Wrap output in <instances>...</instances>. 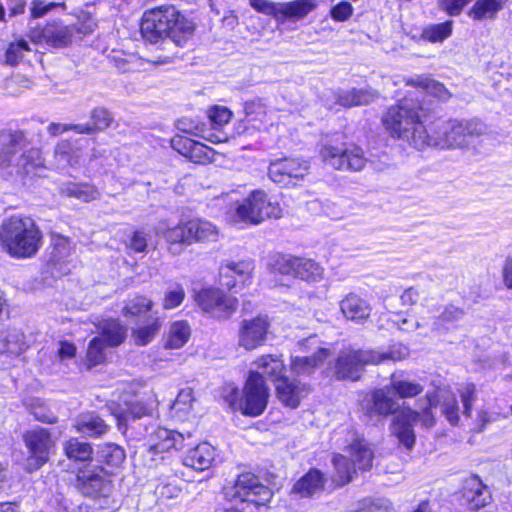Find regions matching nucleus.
Returning <instances> with one entry per match:
<instances>
[{
  "mask_svg": "<svg viewBox=\"0 0 512 512\" xmlns=\"http://www.w3.org/2000/svg\"><path fill=\"white\" fill-rule=\"evenodd\" d=\"M54 157L59 167H75L80 164L82 157L81 149L68 140H61L54 149Z\"/></svg>",
  "mask_w": 512,
  "mask_h": 512,
  "instance_id": "35",
  "label": "nucleus"
},
{
  "mask_svg": "<svg viewBox=\"0 0 512 512\" xmlns=\"http://www.w3.org/2000/svg\"><path fill=\"white\" fill-rule=\"evenodd\" d=\"M320 156L323 162L337 170L360 171L366 165L363 150L355 146L347 148L344 145L325 144Z\"/></svg>",
  "mask_w": 512,
  "mask_h": 512,
  "instance_id": "10",
  "label": "nucleus"
},
{
  "mask_svg": "<svg viewBox=\"0 0 512 512\" xmlns=\"http://www.w3.org/2000/svg\"><path fill=\"white\" fill-rule=\"evenodd\" d=\"M250 5L256 11L274 17L278 21L280 3L269 0H250Z\"/></svg>",
  "mask_w": 512,
  "mask_h": 512,
  "instance_id": "57",
  "label": "nucleus"
},
{
  "mask_svg": "<svg viewBox=\"0 0 512 512\" xmlns=\"http://www.w3.org/2000/svg\"><path fill=\"white\" fill-rule=\"evenodd\" d=\"M73 429L80 434L91 438H98L105 435L110 427L95 412L82 413L77 416L72 425Z\"/></svg>",
  "mask_w": 512,
  "mask_h": 512,
  "instance_id": "22",
  "label": "nucleus"
},
{
  "mask_svg": "<svg viewBox=\"0 0 512 512\" xmlns=\"http://www.w3.org/2000/svg\"><path fill=\"white\" fill-rule=\"evenodd\" d=\"M23 138L21 132H0V166L10 162L11 158L20 149Z\"/></svg>",
  "mask_w": 512,
  "mask_h": 512,
  "instance_id": "36",
  "label": "nucleus"
},
{
  "mask_svg": "<svg viewBox=\"0 0 512 512\" xmlns=\"http://www.w3.org/2000/svg\"><path fill=\"white\" fill-rule=\"evenodd\" d=\"M309 168V163L301 158H282L270 163L268 175L274 183L293 187L304 179Z\"/></svg>",
  "mask_w": 512,
  "mask_h": 512,
  "instance_id": "11",
  "label": "nucleus"
},
{
  "mask_svg": "<svg viewBox=\"0 0 512 512\" xmlns=\"http://www.w3.org/2000/svg\"><path fill=\"white\" fill-rule=\"evenodd\" d=\"M276 270L284 275H292L308 282L322 279L323 268L312 259L282 256L276 262Z\"/></svg>",
  "mask_w": 512,
  "mask_h": 512,
  "instance_id": "14",
  "label": "nucleus"
},
{
  "mask_svg": "<svg viewBox=\"0 0 512 512\" xmlns=\"http://www.w3.org/2000/svg\"><path fill=\"white\" fill-rule=\"evenodd\" d=\"M190 334V327L186 321H176L170 326L166 346L171 349H179L187 343Z\"/></svg>",
  "mask_w": 512,
  "mask_h": 512,
  "instance_id": "43",
  "label": "nucleus"
},
{
  "mask_svg": "<svg viewBox=\"0 0 512 512\" xmlns=\"http://www.w3.org/2000/svg\"><path fill=\"white\" fill-rule=\"evenodd\" d=\"M269 388L264 379L255 374H248L240 401H231V410H240L248 416H259L267 407Z\"/></svg>",
  "mask_w": 512,
  "mask_h": 512,
  "instance_id": "8",
  "label": "nucleus"
},
{
  "mask_svg": "<svg viewBox=\"0 0 512 512\" xmlns=\"http://www.w3.org/2000/svg\"><path fill=\"white\" fill-rule=\"evenodd\" d=\"M97 457L99 461L111 468H119L125 458L124 449L115 443H103L98 446Z\"/></svg>",
  "mask_w": 512,
  "mask_h": 512,
  "instance_id": "39",
  "label": "nucleus"
},
{
  "mask_svg": "<svg viewBox=\"0 0 512 512\" xmlns=\"http://www.w3.org/2000/svg\"><path fill=\"white\" fill-rule=\"evenodd\" d=\"M442 412L451 424H456L459 420L457 400L454 396H449L442 404Z\"/></svg>",
  "mask_w": 512,
  "mask_h": 512,
  "instance_id": "63",
  "label": "nucleus"
},
{
  "mask_svg": "<svg viewBox=\"0 0 512 512\" xmlns=\"http://www.w3.org/2000/svg\"><path fill=\"white\" fill-rule=\"evenodd\" d=\"M42 164L40 152L37 149L27 151L18 161L19 167H21L26 174H29L37 167H41Z\"/></svg>",
  "mask_w": 512,
  "mask_h": 512,
  "instance_id": "54",
  "label": "nucleus"
},
{
  "mask_svg": "<svg viewBox=\"0 0 512 512\" xmlns=\"http://www.w3.org/2000/svg\"><path fill=\"white\" fill-rule=\"evenodd\" d=\"M252 366L253 369L249 371V374L256 373L261 379L266 378L276 383L285 377V365L281 356L261 355L252 363Z\"/></svg>",
  "mask_w": 512,
  "mask_h": 512,
  "instance_id": "20",
  "label": "nucleus"
},
{
  "mask_svg": "<svg viewBox=\"0 0 512 512\" xmlns=\"http://www.w3.org/2000/svg\"><path fill=\"white\" fill-rule=\"evenodd\" d=\"M42 242V233L33 219L11 217L0 229V243L11 257L25 259L34 256Z\"/></svg>",
  "mask_w": 512,
  "mask_h": 512,
  "instance_id": "3",
  "label": "nucleus"
},
{
  "mask_svg": "<svg viewBox=\"0 0 512 512\" xmlns=\"http://www.w3.org/2000/svg\"><path fill=\"white\" fill-rule=\"evenodd\" d=\"M185 292L181 285L175 284L168 289L163 299L164 309H174L184 300Z\"/></svg>",
  "mask_w": 512,
  "mask_h": 512,
  "instance_id": "55",
  "label": "nucleus"
},
{
  "mask_svg": "<svg viewBox=\"0 0 512 512\" xmlns=\"http://www.w3.org/2000/svg\"><path fill=\"white\" fill-rule=\"evenodd\" d=\"M275 384L278 399L290 408L298 407L301 399L309 392L305 384L294 380L291 381L287 377L282 378Z\"/></svg>",
  "mask_w": 512,
  "mask_h": 512,
  "instance_id": "21",
  "label": "nucleus"
},
{
  "mask_svg": "<svg viewBox=\"0 0 512 512\" xmlns=\"http://www.w3.org/2000/svg\"><path fill=\"white\" fill-rule=\"evenodd\" d=\"M354 106L368 105L378 98V93L371 88H354Z\"/></svg>",
  "mask_w": 512,
  "mask_h": 512,
  "instance_id": "62",
  "label": "nucleus"
},
{
  "mask_svg": "<svg viewBox=\"0 0 512 512\" xmlns=\"http://www.w3.org/2000/svg\"><path fill=\"white\" fill-rule=\"evenodd\" d=\"M188 225L192 243L214 241L217 238V228L211 222L193 219L188 221Z\"/></svg>",
  "mask_w": 512,
  "mask_h": 512,
  "instance_id": "41",
  "label": "nucleus"
},
{
  "mask_svg": "<svg viewBox=\"0 0 512 512\" xmlns=\"http://www.w3.org/2000/svg\"><path fill=\"white\" fill-rule=\"evenodd\" d=\"M215 152L203 143L193 140L188 159L194 163L205 164L214 159Z\"/></svg>",
  "mask_w": 512,
  "mask_h": 512,
  "instance_id": "51",
  "label": "nucleus"
},
{
  "mask_svg": "<svg viewBox=\"0 0 512 512\" xmlns=\"http://www.w3.org/2000/svg\"><path fill=\"white\" fill-rule=\"evenodd\" d=\"M460 396L464 407V414L470 416L471 407L476 400V388L472 383H468L460 390Z\"/></svg>",
  "mask_w": 512,
  "mask_h": 512,
  "instance_id": "59",
  "label": "nucleus"
},
{
  "mask_svg": "<svg viewBox=\"0 0 512 512\" xmlns=\"http://www.w3.org/2000/svg\"><path fill=\"white\" fill-rule=\"evenodd\" d=\"M462 497L471 511H478L493 501L490 488L476 474L468 476L463 481Z\"/></svg>",
  "mask_w": 512,
  "mask_h": 512,
  "instance_id": "17",
  "label": "nucleus"
},
{
  "mask_svg": "<svg viewBox=\"0 0 512 512\" xmlns=\"http://www.w3.org/2000/svg\"><path fill=\"white\" fill-rule=\"evenodd\" d=\"M369 351L377 356L375 362H371V364H379L387 360L400 361L405 359L409 354L408 348L401 344L393 345L385 352Z\"/></svg>",
  "mask_w": 512,
  "mask_h": 512,
  "instance_id": "52",
  "label": "nucleus"
},
{
  "mask_svg": "<svg viewBox=\"0 0 512 512\" xmlns=\"http://www.w3.org/2000/svg\"><path fill=\"white\" fill-rule=\"evenodd\" d=\"M58 6L65 8V3H46L42 0H33L30 7V16L33 19L41 18Z\"/></svg>",
  "mask_w": 512,
  "mask_h": 512,
  "instance_id": "58",
  "label": "nucleus"
},
{
  "mask_svg": "<svg viewBox=\"0 0 512 512\" xmlns=\"http://www.w3.org/2000/svg\"><path fill=\"white\" fill-rule=\"evenodd\" d=\"M23 438L35 468L41 467L48 461L50 451L54 447L50 433L46 429L37 428L26 432Z\"/></svg>",
  "mask_w": 512,
  "mask_h": 512,
  "instance_id": "18",
  "label": "nucleus"
},
{
  "mask_svg": "<svg viewBox=\"0 0 512 512\" xmlns=\"http://www.w3.org/2000/svg\"><path fill=\"white\" fill-rule=\"evenodd\" d=\"M25 405L37 421L44 423H55L57 421L56 415L40 399H31L25 402Z\"/></svg>",
  "mask_w": 512,
  "mask_h": 512,
  "instance_id": "47",
  "label": "nucleus"
},
{
  "mask_svg": "<svg viewBox=\"0 0 512 512\" xmlns=\"http://www.w3.org/2000/svg\"><path fill=\"white\" fill-rule=\"evenodd\" d=\"M254 269V264L252 261L243 260L239 262H229L225 266L221 267L220 277L222 281V285L231 289L235 286V281L230 280L234 275H238L241 277L248 276Z\"/></svg>",
  "mask_w": 512,
  "mask_h": 512,
  "instance_id": "38",
  "label": "nucleus"
},
{
  "mask_svg": "<svg viewBox=\"0 0 512 512\" xmlns=\"http://www.w3.org/2000/svg\"><path fill=\"white\" fill-rule=\"evenodd\" d=\"M99 337H102L107 346L114 347L120 345L127 333V328L119 320L107 319L98 324Z\"/></svg>",
  "mask_w": 512,
  "mask_h": 512,
  "instance_id": "34",
  "label": "nucleus"
},
{
  "mask_svg": "<svg viewBox=\"0 0 512 512\" xmlns=\"http://www.w3.org/2000/svg\"><path fill=\"white\" fill-rule=\"evenodd\" d=\"M160 329V322L155 319L148 325L139 327L132 332V337L137 345L145 346L149 344L157 335Z\"/></svg>",
  "mask_w": 512,
  "mask_h": 512,
  "instance_id": "48",
  "label": "nucleus"
},
{
  "mask_svg": "<svg viewBox=\"0 0 512 512\" xmlns=\"http://www.w3.org/2000/svg\"><path fill=\"white\" fill-rule=\"evenodd\" d=\"M452 33V22L446 21L426 27L422 32V38L432 42H442Z\"/></svg>",
  "mask_w": 512,
  "mask_h": 512,
  "instance_id": "46",
  "label": "nucleus"
},
{
  "mask_svg": "<svg viewBox=\"0 0 512 512\" xmlns=\"http://www.w3.org/2000/svg\"><path fill=\"white\" fill-rule=\"evenodd\" d=\"M108 59L122 73L138 71L142 64L143 59L135 54H127L122 51H112L108 55Z\"/></svg>",
  "mask_w": 512,
  "mask_h": 512,
  "instance_id": "42",
  "label": "nucleus"
},
{
  "mask_svg": "<svg viewBox=\"0 0 512 512\" xmlns=\"http://www.w3.org/2000/svg\"><path fill=\"white\" fill-rule=\"evenodd\" d=\"M270 321L266 315L244 319L238 331V346L252 351L262 346L268 336Z\"/></svg>",
  "mask_w": 512,
  "mask_h": 512,
  "instance_id": "13",
  "label": "nucleus"
},
{
  "mask_svg": "<svg viewBox=\"0 0 512 512\" xmlns=\"http://www.w3.org/2000/svg\"><path fill=\"white\" fill-rule=\"evenodd\" d=\"M340 310L347 320L361 322L369 318L372 308L361 296L349 293L340 301Z\"/></svg>",
  "mask_w": 512,
  "mask_h": 512,
  "instance_id": "24",
  "label": "nucleus"
},
{
  "mask_svg": "<svg viewBox=\"0 0 512 512\" xmlns=\"http://www.w3.org/2000/svg\"><path fill=\"white\" fill-rule=\"evenodd\" d=\"M331 353L332 351L329 348L318 347L317 351L312 356H295L291 360V370L297 375H309L313 373L315 368L321 365Z\"/></svg>",
  "mask_w": 512,
  "mask_h": 512,
  "instance_id": "28",
  "label": "nucleus"
},
{
  "mask_svg": "<svg viewBox=\"0 0 512 512\" xmlns=\"http://www.w3.org/2000/svg\"><path fill=\"white\" fill-rule=\"evenodd\" d=\"M30 51L28 42L24 39H18L15 42H11L5 53V63L8 65H16L18 64L25 52Z\"/></svg>",
  "mask_w": 512,
  "mask_h": 512,
  "instance_id": "50",
  "label": "nucleus"
},
{
  "mask_svg": "<svg viewBox=\"0 0 512 512\" xmlns=\"http://www.w3.org/2000/svg\"><path fill=\"white\" fill-rule=\"evenodd\" d=\"M428 298V293L421 287H410L406 289L400 296L402 305H416L419 302L423 303Z\"/></svg>",
  "mask_w": 512,
  "mask_h": 512,
  "instance_id": "56",
  "label": "nucleus"
},
{
  "mask_svg": "<svg viewBox=\"0 0 512 512\" xmlns=\"http://www.w3.org/2000/svg\"><path fill=\"white\" fill-rule=\"evenodd\" d=\"M74 28V39L78 35L79 39L82 36L90 34L94 31L96 27L95 19L90 15H84L82 20H79L76 24L71 25Z\"/></svg>",
  "mask_w": 512,
  "mask_h": 512,
  "instance_id": "60",
  "label": "nucleus"
},
{
  "mask_svg": "<svg viewBox=\"0 0 512 512\" xmlns=\"http://www.w3.org/2000/svg\"><path fill=\"white\" fill-rule=\"evenodd\" d=\"M326 478L324 474L316 469H310L293 486L292 492L300 497H310L324 489Z\"/></svg>",
  "mask_w": 512,
  "mask_h": 512,
  "instance_id": "26",
  "label": "nucleus"
},
{
  "mask_svg": "<svg viewBox=\"0 0 512 512\" xmlns=\"http://www.w3.org/2000/svg\"><path fill=\"white\" fill-rule=\"evenodd\" d=\"M195 300L203 311L218 319H228L238 307L237 298L217 288L202 289Z\"/></svg>",
  "mask_w": 512,
  "mask_h": 512,
  "instance_id": "12",
  "label": "nucleus"
},
{
  "mask_svg": "<svg viewBox=\"0 0 512 512\" xmlns=\"http://www.w3.org/2000/svg\"><path fill=\"white\" fill-rule=\"evenodd\" d=\"M332 463L335 468L333 481L339 486H344L351 482L357 473V468L355 467L354 463H351L350 460L344 455H334Z\"/></svg>",
  "mask_w": 512,
  "mask_h": 512,
  "instance_id": "40",
  "label": "nucleus"
},
{
  "mask_svg": "<svg viewBox=\"0 0 512 512\" xmlns=\"http://www.w3.org/2000/svg\"><path fill=\"white\" fill-rule=\"evenodd\" d=\"M194 400L192 388L188 387L180 390L171 406L174 416L180 420H184L191 412Z\"/></svg>",
  "mask_w": 512,
  "mask_h": 512,
  "instance_id": "44",
  "label": "nucleus"
},
{
  "mask_svg": "<svg viewBox=\"0 0 512 512\" xmlns=\"http://www.w3.org/2000/svg\"><path fill=\"white\" fill-rule=\"evenodd\" d=\"M153 303L150 299L144 296H137L131 299L123 309L124 315H140L149 311Z\"/></svg>",
  "mask_w": 512,
  "mask_h": 512,
  "instance_id": "53",
  "label": "nucleus"
},
{
  "mask_svg": "<svg viewBox=\"0 0 512 512\" xmlns=\"http://www.w3.org/2000/svg\"><path fill=\"white\" fill-rule=\"evenodd\" d=\"M392 395L400 399L415 398L420 395L424 387L419 382L403 377L398 373H393L388 384Z\"/></svg>",
  "mask_w": 512,
  "mask_h": 512,
  "instance_id": "30",
  "label": "nucleus"
},
{
  "mask_svg": "<svg viewBox=\"0 0 512 512\" xmlns=\"http://www.w3.org/2000/svg\"><path fill=\"white\" fill-rule=\"evenodd\" d=\"M282 210L263 190H254L235 208L236 221L257 225L269 218H280Z\"/></svg>",
  "mask_w": 512,
  "mask_h": 512,
  "instance_id": "6",
  "label": "nucleus"
},
{
  "mask_svg": "<svg viewBox=\"0 0 512 512\" xmlns=\"http://www.w3.org/2000/svg\"><path fill=\"white\" fill-rule=\"evenodd\" d=\"M437 403L435 394L428 393L418 400L420 411L405 406L394 416L391 424V431L399 442L408 450L412 449L416 442L414 425L418 421L425 428H431L435 424V418L431 411Z\"/></svg>",
  "mask_w": 512,
  "mask_h": 512,
  "instance_id": "5",
  "label": "nucleus"
},
{
  "mask_svg": "<svg viewBox=\"0 0 512 512\" xmlns=\"http://www.w3.org/2000/svg\"><path fill=\"white\" fill-rule=\"evenodd\" d=\"M376 355L369 350L343 349L333 363H330L332 375L337 380L357 381L366 365L375 362Z\"/></svg>",
  "mask_w": 512,
  "mask_h": 512,
  "instance_id": "9",
  "label": "nucleus"
},
{
  "mask_svg": "<svg viewBox=\"0 0 512 512\" xmlns=\"http://www.w3.org/2000/svg\"><path fill=\"white\" fill-rule=\"evenodd\" d=\"M487 125L478 119L449 120L429 135V146L447 150H475L479 139L487 135Z\"/></svg>",
  "mask_w": 512,
  "mask_h": 512,
  "instance_id": "4",
  "label": "nucleus"
},
{
  "mask_svg": "<svg viewBox=\"0 0 512 512\" xmlns=\"http://www.w3.org/2000/svg\"><path fill=\"white\" fill-rule=\"evenodd\" d=\"M155 233L165 239L167 250L173 256L182 254L184 248L192 244L188 221L170 227L166 221H160Z\"/></svg>",
  "mask_w": 512,
  "mask_h": 512,
  "instance_id": "16",
  "label": "nucleus"
},
{
  "mask_svg": "<svg viewBox=\"0 0 512 512\" xmlns=\"http://www.w3.org/2000/svg\"><path fill=\"white\" fill-rule=\"evenodd\" d=\"M225 496L229 499H239L255 506H265L270 502L273 493L261 483L260 479L250 472L238 475L232 487L225 488Z\"/></svg>",
  "mask_w": 512,
  "mask_h": 512,
  "instance_id": "7",
  "label": "nucleus"
},
{
  "mask_svg": "<svg viewBox=\"0 0 512 512\" xmlns=\"http://www.w3.org/2000/svg\"><path fill=\"white\" fill-rule=\"evenodd\" d=\"M108 346L102 337H94L87 349V361L90 367L101 364L105 360V349Z\"/></svg>",
  "mask_w": 512,
  "mask_h": 512,
  "instance_id": "49",
  "label": "nucleus"
},
{
  "mask_svg": "<svg viewBox=\"0 0 512 512\" xmlns=\"http://www.w3.org/2000/svg\"><path fill=\"white\" fill-rule=\"evenodd\" d=\"M29 37L36 44L60 48L71 44L74 40V28L60 21L47 23L43 28L32 29Z\"/></svg>",
  "mask_w": 512,
  "mask_h": 512,
  "instance_id": "15",
  "label": "nucleus"
},
{
  "mask_svg": "<svg viewBox=\"0 0 512 512\" xmlns=\"http://www.w3.org/2000/svg\"><path fill=\"white\" fill-rule=\"evenodd\" d=\"M91 123L76 124L75 132L79 134L92 135L97 131H103L107 129L112 121L113 117L111 113L103 107L94 108L90 114Z\"/></svg>",
  "mask_w": 512,
  "mask_h": 512,
  "instance_id": "32",
  "label": "nucleus"
},
{
  "mask_svg": "<svg viewBox=\"0 0 512 512\" xmlns=\"http://www.w3.org/2000/svg\"><path fill=\"white\" fill-rule=\"evenodd\" d=\"M59 193L62 196L75 198L85 203L100 197V192L88 183L64 182L59 186Z\"/></svg>",
  "mask_w": 512,
  "mask_h": 512,
  "instance_id": "33",
  "label": "nucleus"
},
{
  "mask_svg": "<svg viewBox=\"0 0 512 512\" xmlns=\"http://www.w3.org/2000/svg\"><path fill=\"white\" fill-rule=\"evenodd\" d=\"M113 415L117 419L119 429L126 427L127 422L136 420L148 413V409L142 400L134 397L125 400L123 404H119L113 411Z\"/></svg>",
  "mask_w": 512,
  "mask_h": 512,
  "instance_id": "27",
  "label": "nucleus"
},
{
  "mask_svg": "<svg viewBox=\"0 0 512 512\" xmlns=\"http://www.w3.org/2000/svg\"><path fill=\"white\" fill-rule=\"evenodd\" d=\"M183 442V434L164 427L155 429L147 439L149 452L152 454L167 452L171 449H182Z\"/></svg>",
  "mask_w": 512,
  "mask_h": 512,
  "instance_id": "19",
  "label": "nucleus"
},
{
  "mask_svg": "<svg viewBox=\"0 0 512 512\" xmlns=\"http://www.w3.org/2000/svg\"><path fill=\"white\" fill-rule=\"evenodd\" d=\"M193 26L172 5H164L146 11L141 22V33L150 43L170 38L182 46L192 35Z\"/></svg>",
  "mask_w": 512,
  "mask_h": 512,
  "instance_id": "1",
  "label": "nucleus"
},
{
  "mask_svg": "<svg viewBox=\"0 0 512 512\" xmlns=\"http://www.w3.org/2000/svg\"><path fill=\"white\" fill-rule=\"evenodd\" d=\"M346 451L358 470L367 471L372 468L374 453L364 439H355Z\"/></svg>",
  "mask_w": 512,
  "mask_h": 512,
  "instance_id": "31",
  "label": "nucleus"
},
{
  "mask_svg": "<svg viewBox=\"0 0 512 512\" xmlns=\"http://www.w3.org/2000/svg\"><path fill=\"white\" fill-rule=\"evenodd\" d=\"M501 8V0H477L469 11V16L474 20L494 18Z\"/></svg>",
  "mask_w": 512,
  "mask_h": 512,
  "instance_id": "45",
  "label": "nucleus"
},
{
  "mask_svg": "<svg viewBox=\"0 0 512 512\" xmlns=\"http://www.w3.org/2000/svg\"><path fill=\"white\" fill-rule=\"evenodd\" d=\"M232 116V112L226 107L215 106L209 110L208 117L210 121L217 126L227 124Z\"/></svg>",
  "mask_w": 512,
  "mask_h": 512,
  "instance_id": "61",
  "label": "nucleus"
},
{
  "mask_svg": "<svg viewBox=\"0 0 512 512\" xmlns=\"http://www.w3.org/2000/svg\"><path fill=\"white\" fill-rule=\"evenodd\" d=\"M316 8L314 0H294L280 3L278 22L298 21L305 18Z\"/></svg>",
  "mask_w": 512,
  "mask_h": 512,
  "instance_id": "29",
  "label": "nucleus"
},
{
  "mask_svg": "<svg viewBox=\"0 0 512 512\" xmlns=\"http://www.w3.org/2000/svg\"><path fill=\"white\" fill-rule=\"evenodd\" d=\"M353 13V6L347 2L342 1L335 5L331 10V16L336 21H346L348 20Z\"/></svg>",
  "mask_w": 512,
  "mask_h": 512,
  "instance_id": "64",
  "label": "nucleus"
},
{
  "mask_svg": "<svg viewBox=\"0 0 512 512\" xmlns=\"http://www.w3.org/2000/svg\"><path fill=\"white\" fill-rule=\"evenodd\" d=\"M391 394L388 385L373 390L371 393V406L367 410L368 413L382 417H387L392 414L396 416L401 409H399L397 401Z\"/></svg>",
  "mask_w": 512,
  "mask_h": 512,
  "instance_id": "23",
  "label": "nucleus"
},
{
  "mask_svg": "<svg viewBox=\"0 0 512 512\" xmlns=\"http://www.w3.org/2000/svg\"><path fill=\"white\" fill-rule=\"evenodd\" d=\"M214 459V447L207 442H203L186 453L183 464L195 470L203 471L211 466Z\"/></svg>",
  "mask_w": 512,
  "mask_h": 512,
  "instance_id": "25",
  "label": "nucleus"
},
{
  "mask_svg": "<svg viewBox=\"0 0 512 512\" xmlns=\"http://www.w3.org/2000/svg\"><path fill=\"white\" fill-rule=\"evenodd\" d=\"M63 451L68 459L86 462L92 459L93 447L90 443L71 437L63 443Z\"/></svg>",
  "mask_w": 512,
  "mask_h": 512,
  "instance_id": "37",
  "label": "nucleus"
},
{
  "mask_svg": "<svg viewBox=\"0 0 512 512\" xmlns=\"http://www.w3.org/2000/svg\"><path fill=\"white\" fill-rule=\"evenodd\" d=\"M420 107L407 99L388 109L383 117L386 129L395 138L407 142L418 150L429 146V134L420 121Z\"/></svg>",
  "mask_w": 512,
  "mask_h": 512,
  "instance_id": "2",
  "label": "nucleus"
}]
</instances>
